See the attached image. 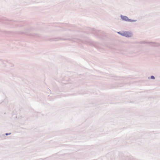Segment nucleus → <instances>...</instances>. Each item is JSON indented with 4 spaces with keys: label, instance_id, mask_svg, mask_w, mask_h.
I'll return each instance as SVG.
<instances>
[{
    "label": "nucleus",
    "instance_id": "1",
    "mask_svg": "<svg viewBox=\"0 0 160 160\" xmlns=\"http://www.w3.org/2000/svg\"><path fill=\"white\" fill-rule=\"evenodd\" d=\"M118 33L122 35L125 36L127 37H130L132 36V33L128 32H125L122 33H121L119 32H118Z\"/></svg>",
    "mask_w": 160,
    "mask_h": 160
},
{
    "label": "nucleus",
    "instance_id": "4",
    "mask_svg": "<svg viewBox=\"0 0 160 160\" xmlns=\"http://www.w3.org/2000/svg\"><path fill=\"white\" fill-rule=\"evenodd\" d=\"M10 134V133H9V134H8V133H6V135H9V134Z\"/></svg>",
    "mask_w": 160,
    "mask_h": 160
},
{
    "label": "nucleus",
    "instance_id": "2",
    "mask_svg": "<svg viewBox=\"0 0 160 160\" xmlns=\"http://www.w3.org/2000/svg\"><path fill=\"white\" fill-rule=\"evenodd\" d=\"M121 17L122 19L126 21H129L130 22H135L136 21V20H131L129 19L127 17L125 16H121Z\"/></svg>",
    "mask_w": 160,
    "mask_h": 160
},
{
    "label": "nucleus",
    "instance_id": "3",
    "mask_svg": "<svg viewBox=\"0 0 160 160\" xmlns=\"http://www.w3.org/2000/svg\"><path fill=\"white\" fill-rule=\"evenodd\" d=\"M151 78L152 79H154V77L153 76H151Z\"/></svg>",
    "mask_w": 160,
    "mask_h": 160
}]
</instances>
